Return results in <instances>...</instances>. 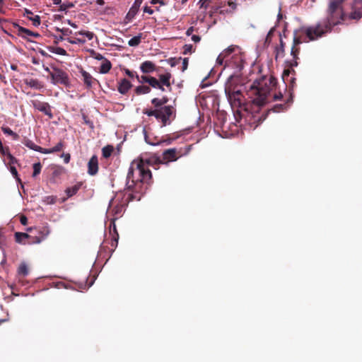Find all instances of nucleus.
<instances>
[{
    "label": "nucleus",
    "instance_id": "obj_33",
    "mask_svg": "<svg viewBox=\"0 0 362 362\" xmlns=\"http://www.w3.org/2000/svg\"><path fill=\"white\" fill-rule=\"evenodd\" d=\"M31 236L25 233L16 232L15 233V239L16 242L18 243H22L23 240L25 238H29Z\"/></svg>",
    "mask_w": 362,
    "mask_h": 362
},
{
    "label": "nucleus",
    "instance_id": "obj_39",
    "mask_svg": "<svg viewBox=\"0 0 362 362\" xmlns=\"http://www.w3.org/2000/svg\"><path fill=\"white\" fill-rule=\"evenodd\" d=\"M362 17V10H354L350 14V18L352 19L358 20Z\"/></svg>",
    "mask_w": 362,
    "mask_h": 362
},
{
    "label": "nucleus",
    "instance_id": "obj_34",
    "mask_svg": "<svg viewBox=\"0 0 362 362\" xmlns=\"http://www.w3.org/2000/svg\"><path fill=\"white\" fill-rule=\"evenodd\" d=\"M18 274L21 276H25L28 274V268L25 263H21L18 269Z\"/></svg>",
    "mask_w": 362,
    "mask_h": 362
},
{
    "label": "nucleus",
    "instance_id": "obj_55",
    "mask_svg": "<svg viewBox=\"0 0 362 362\" xmlns=\"http://www.w3.org/2000/svg\"><path fill=\"white\" fill-rule=\"evenodd\" d=\"M124 72L125 74L130 78H134V76L136 77V74L134 71H130L129 69H124Z\"/></svg>",
    "mask_w": 362,
    "mask_h": 362
},
{
    "label": "nucleus",
    "instance_id": "obj_25",
    "mask_svg": "<svg viewBox=\"0 0 362 362\" xmlns=\"http://www.w3.org/2000/svg\"><path fill=\"white\" fill-rule=\"evenodd\" d=\"M111 68H112L111 62L107 59H106L103 62V63L100 67L99 71L100 74H107L110 71Z\"/></svg>",
    "mask_w": 362,
    "mask_h": 362
},
{
    "label": "nucleus",
    "instance_id": "obj_62",
    "mask_svg": "<svg viewBox=\"0 0 362 362\" xmlns=\"http://www.w3.org/2000/svg\"><path fill=\"white\" fill-rule=\"evenodd\" d=\"M194 31V28L193 27H190L189 28L187 31H186V35L187 36H189V35H192V33Z\"/></svg>",
    "mask_w": 362,
    "mask_h": 362
},
{
    "label": "nucleus",
    "instance_id": "obj_54",
    "mask_svg": "<svg viewBox=\"0 0 362 362\" xmlns=\"http://www.w3.org/2000/svg\"><path fill=\"white\" fill-rule=\"evenodd\" d=\"M182 71H185L187 69L189 59H188V58H184L183 59H182Z\"/></svg>",
    "mask_w": 362,
    "mask_h": 362
},
{
    "label": "nucleus",
    "instance_id": "obj_24",
    "mask_svg": "<svg viewBox=\"0 0 362 362\" xmlns=\"http://www.w3.org/2000/svg\"><path fill=\"white\" fill-rule=\"evenodd\" d=\"M27 17L33 22V25L38 26L40 24V18L39 16L36 15L33 17V16H29V15H33V12L28 9H25V11Z\"/></svg>",
    "mask_w": 362,
    "mask_h": 362
},
{
    "label": "nucleus",
    "instance_id": "obj_29",
    "mask_svg": "<svg viewBox=\"0 0 362 362\" xmlns=\"http://www.w3.org/2000/svg\"><path fill=\"white\" fill-rule=\"evenodd\" d=\"M47 49L49 52L57 54H59V55H62V56L67 55L66 51L64 49L59 47L49 46L47 47Z\"/></svg>",
    "mask_w": 362,
    "mask_h": 362
},
{
    "label": "nucleus",
    "instance_id": "obj_28",
    "mask_svg": "<svg viewBox=\"0 0 362 362\" xmlns=\"http://www.w3.org/2000/svg\"><path fill=\"white\" fill-rule=\"evenodd\" d=\"M81 187V184L77 183L76 185H75L71 187H68L65 191L66 193V195L69 197L74 196V194H76L78 192V191L79 190Z\"/></svg>",
    "mask_w": 362,
    "mask_h": 362
},
{
    "label": "nucleus",
    "instance_id": "obj_16",
    "mask_svg": "<svg viewBox=\"0 0 362 362\" xmlns=\"http://www.w3.org/2000/svg\"><path fill=\"white\" fill-rule=\"evenodd\" d=\"M143 2V0H135L129 12L127 14V18L132 20L136 15L139 11L140 6Z\"/></svg>",
    "mask_w": 362,
    "mask_h": 362
},
{
    "label": "nucleus",
    "instance_id": "obj_3",
    "mask_svg": "<svg viewBox=\"0 0 362 362\" xmlns=\"http://www.w3.org/2000/svg\"><path fill=\"white\" fill-rule=\"evenodd\" d=\"M152 178L150 170L144 169L134 160L131 163L127 176V189L132 193L128 194V202L140 200Z\"/></svg>",
    "mask_w": 362,
    "mask_h": 362
},
{
    "label": "nucleus",
    "instance_id": "obj_19",
    "mask_svg": "<svg viewBox=\"0 0 362 362\" xmlns=\"http://www.w3.org/2000/svg\"><path fill=\"white\" fill-rule=\"evenodd\" d=\"M132 87L131 82L126 78H123L119 82L117 90L121 94L125 95Z\"/></svg>",
    "mask_w": 362,
    "mask_h": 362
},
{
    "label": "nucleus",
    "instance_id": "obj_45",
    "mask_svg": "<svg viewBox=\"0 0 362 362\" xmlns=\"http://www.w3.org/2000/svg\"><path fill=\"white\" fill-rule=\"evenodd\" d=\"M145 139H146V141L147 143H148L149 144L153 145V146L158 145V144L162 143V141H158V142H151V141H148V139L147 136H145ZM171 141H172V139H168V140L163 141V142H165L168 144H171Z\"/></svg>",
    "mask_w": 362,
    "mask_h": 362
},
{
    "label": "nucleus",
    "instance_id": "obj_49",
    "mask_svg": "<svg viewBox=\"0 0 362 362\" xmlns=\"http://www.w3.org/2000/svg\"><path fill=\"white\" fill-rule=\"evenodd\" d=\"M68 41L71 44H77V43L83 44L86 42L85 40L80 39V38L69 39Z\"/></svg>",
    "mask_w": 362,
    "mask_h": 362
},
{
    "label": "nucleus",
    "instance_id": "obj_18",
    "mask_svg": "<svg viewBox=\"0 0 362 362\" xmlns=\"http://www.w3.org/2000/svg\"><path fill=\"white\" fill-rule=\"evenodd\" d=\"M140 69L144 74H149L156 71V66L151 61H145L140 65Z\"/></svg>",
    "mask_w": 362,
    "mask_h": 362
},
{
    "label": "nucleus",
    "instance_id": "obj_27",
    "mask_svg": "<svg viewBox=\"0 0 362 362\" xmlns=\"http://www.w3.org/2000/svg\"><path fill=\"white\" fill-rule=\"evenodd\" d=\"M151 89L150 86H146V85H141V86H137L135 88L134 92L136 95H139L149 93L151 92Z\"/></svg>",
    "mask_w": 362,
    "mask_h": 362
},
{
    "label": "nucleus",
    "instance_id": "obj_37",
    "mask_svg": "<svg viewBox=\"0 0 362 362\" xmlns=\"http://www.w3.org/2000/svg\"><path fill=\"white\" fill-rule=\"evenodd\" d=\"M76 35H81L86 36L89 40H91L94 37V33L86 30H80L76 33Z\"/></svg>",
    "mask_w": 362,
    "mask_h": 362
},
{
    "label": "nucleus",
    "instance_id": "obj_11",
    "mask_svg": "<svg viewBox=\"0 0 362 362\" xmlns=\"http://www.w3.org/2000/svg\"><path fill=\"white\" fill-rule=\"evenodd\" d=\"M181 154L177 151L175 148H169L163 151L162 156V164H168L169 162L175 161Z\"/></svg>",
    "mask_w": 362,
    "mask_h": 362
},
{
    "label": "nucleus",
    "instance_id": "obj_1",
    "mask_svg": "<svg viewBox=\"0 0 362 362\" xmlns=\"http://www.w3.org/2000/svg\"><path fill=\"white\" fill-rule=\"evenodd\" d=\"M276 84V79L273 76H263L256 80L247 91V95L251 99L253 112L248 115V122L250 125L256 128L267 117V113L261 115L259 112L260 107L270 101L271 91Z\"/></svg>",
    "mask_w": 362,
    "mask_h": 362
},
{
    "label": "nucleus",
    "instance_id": "obj_21",
    "mask_svg": "<svg viewBox=\"0 0 362 362\" xmlns=\"http://www.w3.org/2000/svg\"><path fill=\"white\" fill-rule=\"evenodd\" d=\"M172 77V75L170 73L167 72L164 74H160L159 76L158 81L160 82V84H162V87L164 88V86H166L169 90L171 89V83H170V78Z\"/></svg>",
    "mask_w": 362,
    "mask_h": 362
},
{
    "label": "nucleus",
    "instance_id": "obj_5",
    "mask_svg": "<svg viewBox=\"0 0 362 362\" xmlns=\"http://www.w3.org/2000/svg\"><path fill=\"white\" fill-rule=\"evenodd\" d=\"M143 112L149 117H155L161 122L163 127L169 124L175 117V109L172 105L164 106L158 110L145 109Z\"/></svg>",
    "mask_w": 362,
    "mask_h": 362
},
{
    "label": "nucleus",
    "instance_id": "obj_56",
    "mask_svg": "<svg viewBox=\"0 0 362 362\" xmlns=\"http://www.w3.org/2000/svg\"><path fill=\"white\" fill-rule=\"evenodd\" d=\"M10 172L14 177H17L18 174L16 167L10 166Z\"/></svg>",
    "mask_w": 362,
    "mask_h": 362
},
{
    "label": "nucleus",
    "instance_id": "obj_38",
    "mask_svg": "<svg viewBox=\"0 0 362 362\" xmlns=\"http://www.w3.org/2000/svg\"><path fill=\"white\" fill-rule=\"evenodd\" d=\"M118 239H119V234H117L116 235H112L111 238V251H114L115 248L117 246L118 244Z\"/></svg>",
    "mask_w": 362,
    "mask_h": 362
},
{
    "label": "nucleus",
    "instance_id": "obj_57",
    "mask_svg": "<svg viewBox=\"0 0 362 362\" xmlns=\"http://www.w3.org/2000/svg\"><path fill=\"white\" fill-rule=\"evenodd\" d=\"M20 222L22 225L26 226L28 224V218L25 216H21L20 218Z\"/></svg>",
    "mask_w": 362,
    "mask_h": 362
},
{
    "label": "nucleus",
    "instance_id": "obj_59",
    "mask_svg": "<svg viewBox=\"0 0 362 362\" xmlns=\"http://www.w3.org/2000/svg\"><path fill=\"white\" fill-rule=\"evenodd\" d=\"M283 98V95L281 92H279L278 94L275 93L274 95H273V99L272 100H281V98Z\"/></svg>",
    "mask_w": 362,
    "mask_h": 362
},
{
    "label": "nucleus",
    "instance_id": "obj_48",
    "mask_svg": "<svg viewBox=\"0 0 362 362\" xmlns=\"http://www.w3.org/2000/svg\"><path fill=\"white\" fill-rule=\"evenodd\" d=\"M118 234L115 223L114 222H112L110 226V235L111 236L116 235Z\"/></svg>",
    "mask_w": 362,
    "mask_h": 362
},
{
    "label": "nucleus",
    "instance_id": "obj_40",
    "mask_svg": "<svg viewBox=\"0 0 362 362\" xmlns=\"http://www.w3.org/2000/svg\"><path fill=\"white\" fill-rule=\"evenodd\" d=\"M42 165L40 163H36L33 164V177H36L41 172Z\"/></svg>",
    "mask_w": 362,
    "mask_h": 362
},
{
    "label": "nucleus",
    "instance_id": "obj_46",
    "mask_svg": "<svg viewBox=\"0 0 362 362\" xmlns=\"http://www.w3.org/2000/svg\"><path fill=\"white\" fill-rule=\"evenodd\" d=\"M91 56L96 60H98V61H104L105 59H106V58H105L100 53H98L95 51H92V53H91Z\"/></svg>",
    "mask_w": 362,
    "mask_h": 362
},
{
    "label": "nucleus",
    "instance_id": "obj_51",
    "mask_svg": "<svg viewBox=\"0 0 362 362\" xmlns=\"http://www.w3.org/2000/svg\"><path fill=\"white\" fill-rule=\"evenodd\" d=\"M0 154L6 156H8V154H11L8 146H3L2 149L0 150Z\"/></svg>",
    "mask_w": 362,
    "mask_h": 362
},
{
    "label": "nucleus",
    "instance_id": "obj_13",
    "mask_svg": "<svg viewBox=\"0 0 362 362\" xmlns=\"http://www.w3.org/2000/svg\"><path fill=\"white\" fill-rule=\"evenodd\" d=\"M239 47L236 45L229 46L227 49H224L216 59V62L219 65L224 63L225 59L232 53L235 52V49H238Z\"/></svg>",
    "mask_w": 362,
    "mask_h": 362
},
{
    "label": "nucleus",
    "instance_id": "obj_8",
    "mask_svg": "<svg viewBox=\"0 0 362 362\" xmlns=\"http://www.w3.org/2000/svg\"><path fill=\"white\" fill-rule=\"evenodd\" d=\"M50 77L53 84H62L66 86L69 85L68 74L61 69L53 67Z\"/></svg>",
    "mask_w": 362,
    "mask_h": 362
},
{
    "label": "nucleus",
    "instance_id": "obj_63",
    "mask_svg": "<svg viewBox=\"0 0 362 362\" xmlns=\"http://www.w3.org/2000/svg\"><path fill=\"white\" fill-rule=\"evenodd\" d=\"M160 100L163 105L166 106L165 104L168 102V98L167 96H163Z\"/></svg>",
    "mask_w": 362,
    "mask_h": 362
},
{
    "label": "nucleus",
    "instance_id": "obj_12",
    "mask_svg": "<svg viewBox=\"0 0 362 362\" xmlns=\"http://www.w3.org/2000/svg\"><path fill=\"white\" fill-rule=\"evenodd\" d=\"M13 26L17 29V35L25 39L28 40V37H39L40 35L37 33H34L25 28L20 26L17 23H13Z\"/></svg>",
    "mask_w": 362,
    "mask_h": 362
},
{
    "label": "nucleus",
    "instance_id": "obj_32",
    "mask_svg": "<svg viewBox=\"0 0 362 362\" xmlns=\"http://www.w3.org/2000/svg\"><path fill=\"white\" fill-rule=\"evenodd\" d=\"M114 151L112 146L107 145L102 148V155L104 158H109Z\"/></svg>",
    "mask_w": 362,
    "mask_h": 362
},
{
    "label": "nucleus",
    "instance_id": "obj_4",
    "mask_svg": "<svg viewBox=\"0 0 362 362\" xmlns=\"http://www.w3.org/2000/svg\"><path fill=\"white\" fill-rule=\"evenodd\" d=\"M302 42H303L299 37H294L291 50V55L292 56L293 59L286 62L285 69L282 74V79L286 85L288 84L290 90H293L296 85V78L293 76L296 74V71L293 69V67L297 66L298 64V55L300 50V45Z\"/></svg>",
    "mask_w": 362,
    "mask_h": 362
},
{
    "label": "nucleus",
    "instance_id": "obj_9",
    "mask_svg": "<svg viewBox=\"0 0 362 362\" xmlns=\"http://www.w3.org/2000/svg\"><path fill=\"white\" fill-rule=\"evenodd\" d=\"M236 51H238V53H235L230 60L226 61V63L228 66H231L235 68L238 71H241L245 63V58L243 54L240 52V48L238 49H235V52Z\"/></svg>",
    "mask_w": 362,
    "mask_h": 362
},
{
    "label": "nucleus",
    "instance_id": "obj_42",
    "mask_svg": "<svg viewBox=\"0 0 362 362\" xmlns=\"http://www.w3.org/2000/svg\"><path fill=\"white\" fill-rule=\"evenodd\" d=\"M151 77V76H146V75H142L139 77L137 74H136V79L141 83H146L148 84Z\"/></svg>",
    "mask_w": 362,
    "mask_h": 362
},
{
    "label": "nucleus",
    "instance_id": "obj_23",
    "mask_svg": "<svg viewBox=\"0 0 362 362\" xmlns=\"http://www.w3.org/2000/svg\"><path fill=\"white\" fill-rule=\"evenodd\" d=\"M23 144L30 149L43 153L44 148H42L36 145L33 141H31L29 139H24Z\"/></svg>",
    "mask_w": 362,
    "mask_h": 362
},
{
    "label": "nucleus",
    "instance_id": "obj_6",
    "mask_svg": "<svg viewBox=\"0 0 362 362\" xmlns=\"http://www.w3.org/2000/svg\"><path fill=\"white\" fill-rule=\"evenodd\" d=\"M225 91L231 106L241 107L243 104V96L240 90H235V88H232L230 83L228 82L226 84Z\"/></svg>",
    "mask_w": 362,
    "mask_h": 362
},
{
    "label": "nucleus",
    "instance_id": "obj_53",
    "mask_svg": "<svg viewBox=\"0 0 362 362\" xmlns=\"http://www.w3.org/2000/svg\"><path fill=\"white\" fill-rule=\"evenodd\" d=\"M61 157L63 158L64 161L65 163H69L70 159H71V156H70L69 153H63L61 155Z\"/></svg>",
    "mask_w": 362,
    "mask_h": 362
},
{
    "label": "nucleus",
    "instance_id": "obj_31",
    "mask_svg": "<svg viewBox=\"0 0 362 362\" xmlns=\"http://www.w3.org/2000/svg\"><path fill=\"white\" fill-rule=\"evenodd\" d=\"M141 35H142V34L140 33L138 35L134 36V37L130 39L129 40V42H128V45L130 47H136V46H138L141 43V37H142Z\"/></svg>",
    "mask_w": 362,
    "mask_h": 362
},
{
    "label": "nucleus",
    "instance_id": "obj_52",
    "mask_svg": "<svg viewBox=\"0 0 362 362\" xmlns=\"http://www.w3.org/2000/svg\"><path fill=\"white\" fill-rule=\"evenodd\" d=\"M209 0H199V4H200V8H204L205 9L209 6Z\"/></svg>",
    "mask_w": 362,
    "mask_h": 362
},
{
    "label": "nucleus",
    "instance_id": "obj_17",
    "mask_svg": "<svg viewBox=\"0 0 362 362\" xmlns=\"http://www.w3.org/2000/svg\"><path fill=\"white\" fill-rule=\"evenodd\" d=\"M50 230L47 226H43L38 230V235L35 237L33 243H40L43 241L49 234Z\"/></svg>",
    "mask_w": 362,
    "mask_h": 362
},
{
    "label": "nucleus",
    "instance_id": "obj_47",
    "mask_svg": "<svg viewBox=\"0 0 362 362\" xmlns=\"http://www.w3.org/2000/svg\"><path fill=\"white\" fill-rule=\"evenodd\" d=\"M74 4L72 3H64V4H62L61 6H59V11H66L68 8H72L74 7Z\"/></svg>",
    "mask_w": 362,
    "mask_h": 362
},
{
    "label": "nucleus",
    "instance_id": "obj_26",
    "mask_svg": "<svg viewBox=\"0 0 362 362\" xmlns=\"http://www.w3.org/2000/svg\"><path fill=\"white\" fill-rule=\"evenodd\" d=\"M148 86L152 87L153 88L159 89L162 91L165 90V88L162 87V84L155 77L151 76L148 83Z\"/></svg>",
    "mask_w": 362,
    "mask_h": 362
},
{
    "label": "nucleus",
    "instance_id": "obj_58",
    "mask_svg": "<svg viewBox=\"0 0 362 362\" xmlns=\"http://www.w3.org/2000/svg\"><path fill=\"white\" fill-rule=\"evenodd\" d=\"M144 13H148V14L151 15V14H153V13L154 11H153L151 8H150V7H148V6H146L144 8Z\"/></svg>",
    "mask_w": 362,
    "mask_h": 362
},
{
    "label": "nucleus",
    "instance_id": "obj_36",
    "mask_svg": "<svg viewBox=\"0 0 362 362\" xmlns=\"http://www.w3.org/2000/svg\"><path fill=\"white\" fill-rule=\"evenodd\" d=\"M151 103L155 107L154 110H158L164 107L162 104L161 100L157 98H153L151 100Z\"/></svg>",
    "mask_w": 362,
    "mask_h": 362
},
{
    "label": "nucleus",
    "instance_id": "obj_43",
    "mask_svg": "<svg viewBox=\"0 0 362 362\" xmlns=\"http://www.w3.org/2000/svg\"><path fill=\"white\" fill-rule=\"evenodd\" d=\"M286 108H287L286 104H279V105H274L272 108V110L275 112H279L281 111H284V110H286Z\"/></svg>",
    "mask_w": 362,
    "mask_h": 362
},
{
    "label": "nucleus",
    "instance_id": "obj_64",
    "mask_svg": "<svg viewBox=\"0 0 362 362\" xmlns=\"http://www.w3.org/2000/svg\"><path fill=\"white\" fill-rule=\"evenodd\" d=\"M228 6L232 8V9H235L236 8V4L233 1H228Z\"/></svg>",
    "mask_w": 362,
    "mask_h": 362
},
{
    "label": "nucleus",
    "instance_id": "obj_2",
    "mask_svg": "<svg viewBox=\"0 0 362 362\" xmlns=\"http://www.w3.org/2000/svg\"><path fill=\"white\" fill-rule=\"evenodd\" d=\"M345 0H332L329 2L327 15L325 20L315 25L305 28V33L310 40H315L330 33L332 28L344 20V13L341 4Z\"/></svg>",
    "mask_w": 362,
    "mask_h": 362
},
{
    "label": "nucleus",
    "instance_id": "obj_61",
    "mask_svg": "<svg viewBox=\"0 0 362 362\" xmlns=\"http://www.w3.org/2000/svg\"><path fill=\"white\" fill-rule=\"evenodd\" d=\"M151 4H160V5H165V2L163 0H151Z\"/></svg>",
    "mask_w": 362,
    "mask_h": 362
},
{
    "label": "nucleus",
    "instance_id": "obj_20",
    "mask_svg": "<svg viewBox=\"0 0 362 362\" xmlns=\"http://www.w3.org/2000/svg\"><path fill=\"white\" fill-rule=\"evenodd\" d=\"M23 81L25 85L37 90L42 88L44 86L41 81L33 78H25Z\"/></svg>",
    "mask_w": 362,
    "mask_h": 362
},
{
    "label": "nucleus",
    "instance_id": "obj_44",
    "mask_svg": "<svg viewBox=\"0 0 362 362\" xmlns=\"http://www.w3.org/2000/svg\"><path fill=\"white\" fill-rule=\"evenodd\" d=\"M182 60L181 57L179 58H170L168 62L170 64V65L173 67L176 65L179 64L180 61Z\"/></svg>",
    "mask_w": 362,
    "mask_h": 362
},
{
    "label": "nucleus",
    "instance_id": "obj_10",
    "mask_svg": "<svg viewBox=\"0 0 362 362\" xmlns=\"http://www.w3.org/2000/svg\"><path fill=\"white\" fill-rule=\"evenodd\" d=\"M31 103L35 109L43 112L45 115L48 116L49 119L53 117L51 107L48 103L42 102L39 100H32Z\"/></svg>",
    "mask_w": 362,
    "mask_h": 362
},
{
    "label": "nucleus",
    "instance_id": "obj_14",
    "mask_svg": "<svg viewBox=\"0 0 362 362\" xmlns=\"http://www.w3.org/2000/svg\"><path fill=\"white\" fill-rule=\"evenodd\" d=\"M80 72L83 77V81L87 88H92L93 86L95 85V83H99V82L97 79L93 78L88 72L83 70V69H81Z\"/></svg>",
    "mask_w": 362,
    "mask_h": 362
},
{
    "label": "nucleus",
    "instance_id": "obj_15",
    "mask_svg": "<svg viewBox=\"0 0 362 362\" xmlns=\"http://www.w3.org/2000/svg\"><path fill=\"white\" fill-rule=\"evenodd\" d=\"M98 171V160L95 155H93L88 163V173L90 175H95Z\"/></svg>",
    "mask_w": 362,
    "mask_h": 362
},
{
    "label": "nucleus",
    "instance_id": "obj_41",
    "mask_svg": "<svg viewBox=\"0 0 362 362\" xmlns=\"http://www.w3.org/2000/svg\"><path fill=\"white\" fill-rule=\"evenodd\" d=\"M57 197L47 196L43 199V202L46 204H54L56 203Z\"/></svg>",
    "mask_w": 362,
    "mask_h": 362
},
{
    "label": "nucleus",
    "instance_id": "obj_35",
    "mask_svg": "<svg viewBox=\"0 0 362 362\" xmlns=\"http://www.w3.org/2000/svg\"><path fill=\"white\" fill-rule=\"evenodd\" d=\"M183 54H188L194 52L195 48L193 47L192 45L187 44L183 46Z\"/></svg>",
    "mask_w": 362,
    "mask_h": 362
},
{
    "label": "nucleus",
    "instance_id": "obj_50",
    "mask_svg": "<svg viewBox=\"0 0 362 362\" xmlns=\"http://www.w3.org/2000/svg\"><path fill=\"white\" fill-rule=\"evenodd\" d=\"M7 158L9 160L8 164L10 165V166H13V164L18 163V160L11 154H8Z\"/></svg>",
    "mask_w": 362,
    "mask_h": 362
},
{
    "label": "nucleus",
    "instance_id": "obj_30",
    "mask_svg": "<svg viewBox=\"0 0 362 362\" xmlns=\"http://www.w3.org/2000/svg\"><path fill=\"white\" fill-rule=\"evenodd\" d=\"M1 129L5 134L11 136L14 140L18 139L19 135L11 130L8 127L2 126Z\"/></svg>",
    "mask_w": 362,
    "mask_h": 362
},
{
    "label": "nucleus",
    "instance_id": "obj_60",
    "mask_svg": "<svg viewBox=\"0 0 362 362\" xmlns=\"http://www.w3.org/2000/svg\"><path fill=\"white\" fill-rule=\"evenodd\" d=\"M201 40V37L199 35H192V40L194 42H199Z\"/></svg>",
    "mask_w": 362,
    "mask_h": 362
},
{
    "label": "nucleus",
    "instance_id": "obj_7",
    "mask_svg": "<svg viewBox=\"0 0 362 362\" xmlns=\"http://www.w3.org/2000/svg\"><path fill=\"white\" fill-rule=\"evenodd\" d=\"M141 167L146 170H149V167H153L154 169H158L159 165L162 164L163 161L158 156L153 154L151 156H142L140 158L134 160Z\"/></svg>",
    "mask_w": 362,
    "mask_h": 362
},
{
    "label": "nucleus",
    "instance_id": "obj_22",
    "mask_svg": "<svg viewBox=\"0 0 362 362\" xmlns=\"http://www.w3.org/2000/svg\"><path fill=\"white\" fill-rule=\"evenodd\" d=\"M65 147V144L63 141H60L56 146L51 148H44L43 153L49 154L54 153L57 152H60L64 150Z\"/></svg>",
    "mask_w": 362,
    "mask_h": 362
}]
</instances>
